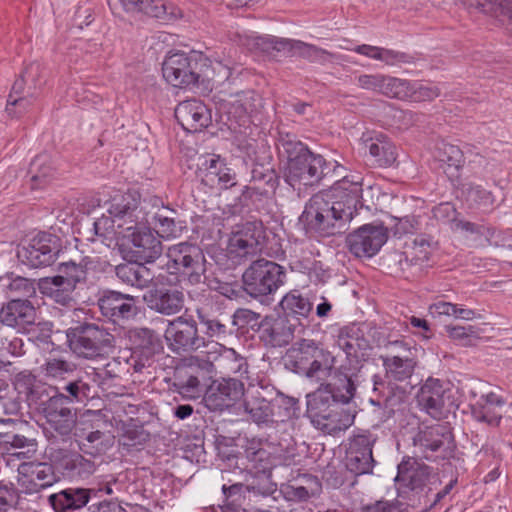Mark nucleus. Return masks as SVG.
<instances>
[{"label": "nucleus", "instance_id": "f704fd0d", "mask_svg": "<svg viewBox=\"0 0 512 512\" xmlns=\"http://www.w3.org/2000/svg\"><path fill=\"white\" fill-rule=\"evenodd\" d=\"M275 48L278 51H286L292 56H299L319 64H325L333 57L332 53L327 50L295 39L281 38L275 42Z\"/></svg>", "mask_w": 512, "mask_h": 512}, {"label": "nucleus", "instance_id": "393cba45", "mask_svg": "<svg viewBox=\"0 0 512 512\" xmlns=\"http://www.w3.org/2000/svg\"><path fill=\"white\" fill-rule=\"evenodd\" d=\"M272 395V389L263 386H250L244 400V409L251 419L257 424H268L274 422L275 399L268 398Z\"/></svg>", "mask_w": 512, "mask_h": 512}, {"label": "nucleus", "instance_id": "58836bf2", "mask_svg": "<svg viewBox=\"0 0 512 512\" xmlns=\"http://www.w3.org/2000/svg\"><path fill=\"white\" fill-rule=\"evenodd\" d=\"M150 225H154L157 234L162 238H177L181 236L186 228L185 222L176 219L173 215L176 212L168 207H163L156 212L147 211Z\"/></svg>", "mask_w": 512, "mask_h": 512}, {"label": "nucleus", "instance_id": "cd10ccee", "mask_svg": "<svg viewBox=\"0 0 512 512\" xmlns=\"http://www.w3.org/2000/svg\"><path fill=\"white\" fill-rule=\"evenodd\" d=\"M506 399L496 392L483 393L471 404V414L475 421L496 427L500 424Z\"/></svg>", "mask_w": 512, "mask_h": 512}, {"label": "nucleus", "instance_id": "7ed1b4c3", "mask_svg": "<svg viewBox=\"0 0 512 512\" xmlns=\"http://www.w3.org/2000/svg\"><path fill=\"white\" fill-rule=\"evenodd\" d=\"M398 496L412 507L435 508L449 496L458 482L452 477L443 485V475L435 468L408 458L397 467Z\"/></svg>", "mask_w": 512, "mask_h": 512}, {"label": "nucleus", "instance_id": "c03bdc74", "mask_svg": "<svg viewBox=\"0 0 512 512\" xmlns=\"http://www.w3.org/2000/svg\"><path fill=\"white\" fill-rule=\"evenodd\" d=\"M60 277H46L40 282V290L56 303L70 306L74 302L73 291L75 288L64 284Z\"/></svg>", "mask_w": 512, "mask_h": 512}, {"label": "nucleus", "instance_id": "b1692460", "mask_svg": "<svg viewBox=\"0 0 512 512\" xmlns=\"http://www.w3.org/2000/svg\"><path fill=\"white\" fill-rule=\"evenodd\" d=\"M71 406L64 393L55 394L44 405L47 422L61 435L69 434L76 423V412Z\"/></svg>", "mask_w": 512, "mask_h": 512}, {"label": "nucleus", "instance_id": "774afa93", "mask_svg": "<svg viewBox=\"0 0 512 512\" xmlns=\"http://www.w3.org/2000/svg\"><path fill=\"white\" fill-rule=\"evenodd\" d=\"M446 331L449 338L467 346L471 343V336L475 334L473 326H447Z\"/></svg>", "mask_w": 512, "mask_h": 512}, {"label": "nucleus", "instance_id": "4be33fe9", "mask_svg": "<svg viewBox=\"0 0 512 512\" xmlns=\"http://www.w3.org/2000/svg\"><path fill=\"white\" fill-rule=\"evenodd\" d=\"M115 12L122 8L126 12H142L162 21L175 20L182 16L181 10L166 0H108Z\"/></svg>", "mask_w": 512, "mask_h": 512}, {"label": "nucleus", "instance_id": "dca6fc26", "mask_svg": "<svg viewBox=\"0 0 512 512\" xmlns=\"http://www.w3.org/2000/svg\"><path fill=\"white\" fill-rule=\"evenodd\" d=\"M388 232L383 225L366 224L347 236L350 252L356 257H373L387 242Z\"/></svg>", "mask_w": 512, "mask_h": 512}, {"label": "nucleus", "instance_id": "39448f33", "mask_svg": "<svg viewBox=\"0 0 512 512\" xmlns=\"http://www.w3.org/2000/svg\"><path fill=\"white\" fill-rule=\"evenodd\" d=\"M205 354L195 356L192 359V367L195 365L200 368L202 377H213L216 369L227 374H234L243 377L248 372L246 359L238 354L234 349L227 348L214 341H208L207 350L201 351Z\"/></svg>", "mask_w": 512, "mask_h": 512}, {"label": "nucleus", "instance_id": "c85d7f7f", "mask_svg": "<svg viewBox=\"0 0 512 512\" xmlns=\"http://www.w3.org/2000/svg\"><path fill=\"white\" fill-rule=\"evenodd\" d=\"M36 320V310L28 299H11L0 309V325L25 330Z\"/></svg>", "mask_w": 512, "mask_h": 512}, {"label": "nucleus", "instance_id": "2f4dec72", "mask_svg": "<svg viewBox=\"0 0 512 512\" xmlns=\"http://www.w3.org/2000/svg\"><path fill=\"white\" fill-rule=\"evenodd\" d=\"M361 141L378 166L388 167L396 161V147L384 134L367 132L362 135Z\"/></svg>", "mask_w": 512, "mask_h": 512}, {"label": "nucleus", "instance_id": "a19ab883", "mask_svg": "<svg viewBox=\"0 0 512 512\" xmlns=\"http://www.w3.org/2000/svg\"><path fill=\"white\" fill-rule=\"evenodd\" d=\"M119 280L131 287L145 289L154 281V274L143 264L126 263L116 267Z\"/></svg>", "mask_w": 512, "mask_h": 512}, {"label": "nucleus", "instance_id": "4d7b16f0", "mask_svg": "<svg viewBox=\"0 0 512 512\" xmlns=\"http://www.w3.org/2000/svg\"><path fill=\"white\" fill-rule=\"evenodd\" d=\"M410 80L384 75L381 85V95L398 100H406Z\"/></svg>", "mask_w": 512, "mask_h": 512}, {"label": "nucleus", "instance_id": "09e8293b", "mask_svg": "<svg viewBox=\"0 0 512 512\" xmlns=\"http://www.w3.org/2000/svg\"><path fill=\"white\" fill-rule=\"evenodd\" d=\"M276 147L280 156L285 157L288 164L296 161L301 154L309 149L296 139L294 134L279 132Z\"/></svg>", "mask_w": 512, "mask_h": 512}, {"label": "nucleus", "instance_id": "aec40b11", "mask_svg": "<svg viewBox=\"0 0 512 512\" xmlns=\"http://www.w3.org/2000/svg\"><path fill=\"white\" fill-rule=\"evenodd\" d=\"M198 169L202 181L211 187L218 186L221 189H229L237 184L235 171L220 155L207 154L199 157Z\"/></svg>", "mask_w": 512, "mask_h": 512}, {"label": "nucleus", "instance_id": "6e6d98bb", "mask_svg": "<svg viewBox=\"0 0 512 512\" xmlns=\"http://www.w3.org/2000/svg\"><path fill=\"white\" fill-rule=\"evenodd\" d=\"M39 69L38 63H31L25 70L22 78L20 80H16L12 86V92L9 95L7 100V111L11 113L10 106H18L22 110H25L30 105V100L25 97H16V95L20 94L23 89V84L25 79H29L33 77L34 72H37Z\"/></svg>", "mask_w": 512, "mask_h": 512}, {"label": "nucleus", "instance_id": "a878e982", "mask_svg": "<svg viewBox=\"0 0 512 512\" xmlns=\"http://www.w3.org/2000/svg\"><path fill=\"white\" fill-rule=\"evenodd\" d=\"M98 306L103 316L113 322L129 319L136 315L135 298L113 290L104 291L98 299Z\"/></svg>", "mask_w": 512, "mask_h": 512}, {"label": "nucleus", "instance_id": "49530a36", "mask_svg": "<svg viewBox=\"0 0 512 512\" xmlns=\"http://www.w3.org/2000/svg\"><path fill=\"white\" fill-rule=\"evenodd\" d=\"M41 373L48 380L62 381L75 372L74 362L62 357H49L40 367Z\"/></svg>", "mask_w": 512, "mask_h": 512}, {"label": "nucleus", "instance_id": "bf43d9fd", "mask_svg": "<svg viewBox=\"0 0 512 512\" xmlns=\"http://www.w3.org/2000/svg\"><path fill=\"white\" fill-rule=\"evenodd\" d=\"M480 10L486 14L512 18V0H477Z\"/></svg>", "mask_w": 512, "mask_h": 512}, {"label": "nucleus", "instance_id": "338daca9", "mask_svg": "<svg viewBox=\"0 0 512 512\" xmlns=\"http://www.w3.org/2000/svg\"><path fill=\"white\" fill-rule=\"evenodd\" d=\"M467 197L470 201L479 206L487 207L493 203V196L491 192L477 185L469 186L467 189Z\"/></svg>", "mask_w": 512, "mask_h": 512}, {"label": "nucleus", "instance_id": "a18cd8bd", "mask_svg": "<svg viewBox=\"0 0 512 512\" xmlns=\"http://www.w3.org/2000/svg\"><path fill=\"white\" fill-rule=\"evenodd\" d=\"M274 176L270 169H264L263 165L259 163H254V167L251 171V182L253 184L247 185L244 187L242 191V196L244 198L252 199L254 196H266L268 195V190L264 187L256 185L257 182H264L271 189L274 187Z\"/></svg>", "mask_w": 512, "mask_h": 512}, {"label": "nucleus", "instance_id": "37998d69", "mask_svg": "<svg viewBox=\"0 0 512 512\" xmlns=\"http://www.w3.org/2000/svg\"><path fill=\"white\" fill-rule=\"evenodd\" d=\"M92 263L89 257H83L78 263L73 260L61 262L57 268L59 274L55 277L62 278L64 284L76 288L78 283L86 281L87 272Z\"/></svg>", "mask_w": 512, "mask_h": 512}, {"label": "nucleus", "instance_id": "f3484780", "mask_svg": "<svg viewBox=\"0 0 512 512\" xmlns=\"http://www.w3.org/2000/svg\"><path fill=\"white\" fill-rule=\"evenodd\" d=\"M196 63L184 52L169 54L163 62L164 79L174 87L189 88L195 86L199 74L195 71Z\"/></svg>", "mask_w": 512, "mask_h": 512}, {"label": "nucleus", "instance_id": "f257e3e1", "mask_svg": "<svg viewBox=\"0 0 512 512\" xmlns=\"http://www.w3.org/2000/svg\"><path fill=\"white\" fill-rule=\"evenodd\" d=\"M362 183L360 174H350L336 181L330 189L314 194L299 218L306 232L326 237L339 231L364 206Z\"/></svg>", "mask_w": 512, "mask_h": 512}, {"label": "nucleus", "instance_id": "3c124183", "mask_svg": "<svg viewBox=\"0 0 512 512\" xmlns=\"http://www.w3.org/2000/svg\"><path fill=\"white\" fill-rule=\"evenodd\" d=\"M189 360V369L190 373L187 375L186 379H180L175 385L179 394H181L185 398H196L200 393V382L201 380H209L212 377H202V373L199 367H192V359Z\"/></svg>", "mask_w": 512, "mask_h": 512}, {"label": "nucleus", "instance_id": "6ab92c4d", "mask_svg": "<svg viewBox=\"0 0 512 512\" xmlns=\"http://www.w3.org/2000/svg\"><path fill=\"white\" fill-rule=\"evenodd\" d=\"M296 323L287 316H265L258 325V337L260 341L270 348L287 346L295 336Z\"/></svg>", "mask_w": 512, "mask_h": 512}, {"label": "nucleus", "instance_id": "5fc2aeb1", "mask_svg": "<svg viewBox=\"0 0 512 512\" xmlns=\"http://www.w3.org/2000/svg\"><path fill=\"white\" fill-rule=\"evenodd\" d=\"M3 286L6 288L8 296L11 299H21V297L29 298L36 293L34 281L20 276L8 277L5 283H3Z\"/></svg>", "mask_w": 512, "mask_h": 512}, {"label": "nucleus", "instance_id": "603ef678", "mask_svg": "<svg viewBox=\"0 0 512 512\" xmlns=\"http://www.w3.org/2000/svg\"><path fill=\"white\" fill-rule=\"evenodd\" d=\"M31 187L38 189L44 187L53 178V168L49 164L48 156L39 155L31 163Z\"/></svg>", "mask_w": 512, "mask_h": 512}, {"label": "nucleus", "instance_id": "c9c22d12", "mask_svg": "<svg viewBox=\"0 0 512 512\" xmlns=\"http://www.w3.org/2000/svg\"><path fill=\"white\" fill-rule=\"evenodd\" d=\"M355 415L342 404L334 405V409L325 415L314 413L313 426L327 434H335L348 429L354 422Z\"/></svg>", "mask_w": 512, "mask_h": 512}, {"label": "nucleus", "instance_id": "4c0bfd02", "mask_svg": "<svg viewBox=\"0 0 512 512\" xmlns=\"http://www.w3.org/2000/svg\"><path fill=\"white\" fill-rule=\"evenodd\" d=\"M452 434L443 424H435L421 429L414 437V445L424 454L439 450L446 442H450ZM428 458V455H425Z\"/></svg>", "mask_w": 512, "mask_h": 512}, {"label": "nucleus", "instance_id": "0eeeda50", "mask_svg": "<svg viewBox=\"0 0 512 512\" xmlns=\"http://www.w3.org/2000/svg\"><path fill=\"white\" fill-rule=\"evenodd\" d=\"M67 343L77 356L95 359L113 346V336L94 324L79 325L66 331Z\"/></svg>", "mask_w": 512, "mask_h": 512}, {"label": "nucleus", "instance_id": "864d4df0", "mask_svg": "<svg viewBox=\"0 0 512 512\" xmlns=\"http://www.w3.org/2000/svg\"><path fill=\"white\" fill-rule=\"evenodd\" d=\"M222 492L229 501L224 506L225 512H240L237 506L240 504V500L244 497L245 492L263 493L261 488L255 485H244L242 483H235L230 486L224 484L222 486Z\"/></svg>", "mask_w": 512, "mask_h": 512}, {"label": "nucleus", "instance_id": "4468645a", "mask_svg": "<svg viewBox=\"0 0 512 512\" xmlns=\"http://www.w3.org/2000/svg\"><path fill=\"white\" fill-rule=\"evenodd\" d=\"M60 251L58 237L49 233H39L27 246L18 251L19 259L31 268L50 266Z\"/></svg>", "mask_w": 512, "mask_h": 512}, {"label": "nucleus", "instance_id": "7c9ffc66", "mask_svg": "<svg viewBox=\"0 0 512 512\" xmlns=\"http://www.w3.org/2000/svg\"><path fill=\"white\" fill-rule=\"evenodd\" d=\"M143 299L150 309L164 315L178 313L184 304L183 293L174 288L153 287L144 294Z\"/></svg>", "mask_w": 512, "mask_h": 512}, {"label": "nucleus", "instance_id": "052dcab7", "mask_svg": "<svg viewBox=\"0 0 512 512\" xmlns=\"http://www.w3.org/2000/svg\"><path fill=\"white\" fill-rule=\"evenodd\" d=\"M437 159L449 167L459 168L463 162L462 151L455 145L442 143L437 149Z\"/></svg>", "mask_w": 512, "mask_h": 512}, {"label": "nucleus", "instance_id": "680f3d73", "mask_svg": "<svg viewBox=\"0 0 512 512\" xmlns=\"http://www.w3.org/2000/svg\"><path fill=\"white\" fill-rule=\"evenodd\" d=\"M247 458L251 463L250 470H254L258 477L267 478L270 467L268 452L265 449H258L253 452L247 451Z\"/></svg>", "mask_w": 512, "mask_h": 512}, {"label": "nucleus", "instance_id": "412c9836", "mask_svg": "<svg viewBox=\"0 0 512 512\" xmlns=\"http://www.w3.org/2000/svg\"><path fill=\"white\" fill-rule=\"evenodd\" d=\"M375 438L369 434L354 436L346 453V467L355 475L372 473L375 460L372 455V448Z\"/></svg>", "mask_w": 512, "mask_h": 512}, {"label": "nucleus", "instance_id": "79ce46f5", "mask_svg": "<svg viewBox=\"0 0 512 512\" xmlns=\"http://www.w3.org/2000/svg\"><path fill=\"white\" fill-rule=\"evenodd\" d=\"M232 134L237 149L252 163H259L266 158L267 146L263 140L252 137V128Z\"/></svg>", "mask_w": 512, "mask_h": 512}, {"label": "nucleus", "instance_id": "5701e85b", "mask_svg": "<svg viewBox=\"0 0 512 512\" xmlns=\"http://www.w3.org/2000/svg\"><path fill=\"white\" fill-rule=\"evenodd\" d=\"M450 393L448 383L428 378L417 394L418 405L433 418H440L452 403Z\"/></svg>", "mask_w": 512, "mask_h": 512}, {"label": "nucleus", "instance_id": "69168bd1", "mask_svg": "<svg viewBox=\"0 0 512 512\" xmlns=\"http://www.w3.org/2000/svg\"><path fill=\"white\" fill-rule=\"evenodd\" d=\"M110 218H100L93 223L95 235L109 239L112 233L119 235L117 224L114 223L113 215L109 212Z\"/></svg>", "mask_w": 512, "mask_h": 512}, {"label": "nucleus", "instance_id": "423d86ee", "mask_svg": "<svg viewBox=\"0 0 512 512\" xmlns=\"http://www.w3.org/2000/svg\"><path fill=\"white\" fill-rule=\"evenodd\" d=\"M284 268L272 261L259 259L243 274L245 291L252 297L267 296L276 292L285 283Z\"/></svg>", "mask_w": 512, "mask_h": 512}, {"label": "nucleus", "instance_id": "c756f323", "mask_svg": "<svg viewBox=\"0 0 512 512\" xmlns=\"http://www.w3.org/2000/svg\"><path fill=\"white\" fill-rule=\"evenodd\" d=\"M255 94L253 92H242L237 94L236 98L229 102L226 111V122L231 133L245 132L251 129L250 114L254 109Z\"/></svg>", "mask_w": 512, "mask_h": 512}, {"label": "nucleus", "instance_id": "9b49d317", "mask_svg": "<svg viewBox=\"0 0 512 512\" xmlns=\"http://www.w3.org/2000/svg\"><path fill=\"white\" fill-rule=\"evenodd\" d=\"M165 339L169 349L178 354L200 348L207 350L208 342L198 336L197 324L192 318L180 316L170 321L165 330Z\"/></svg>", "mask_w": 512, "mask_h": 512}, {"label": "nucleus", "instance_id": "f8f14e48", "mask_svg": "<svg viewBox=\"0 0 512 512\" xmlns=\"http://www.w3.org/2000/svg\"><path fill=\"white\" fill-rule=\"evenodd\" d=\"M96 419L90 425L78 428L75 432L79 450L92 458L105 454L113 445V436L102 430L105 421L101 411L89 412Z\"/></svg>", "mask_w": 512, "mask_h": 512}, {"label": "nucleus", "instance_id": "0e129e2a", "mask_svg": "<svg viewBox=\"0 0 512 512\" xmlns=\"http://www.w3.org/2000/svg\"><path fill=\"white\" fill-rule=\"evenodd\" d=\"M200 323L205 326V333L210 337L221 338L227 334V327L217 319H210L200 310H197Z\"/></svg>", "mask_w": 512, "mask_h": 512}, {"label": "nucleus", "instance_id": "9d476101", "mask_svg": "<svg viewBox=\"0 0 512 512\" xmlns=\"http://www.w3.org/2000/svg\"><path fill=\"white\" fill-rule=\"evenodd\" d=\"M264 239V229L261 222L247 221L237 225L232 231L227 247V257L239 264L249 256L255 255L261 249Z\"/></svg>", "mask_w": 512, "mask_h": 512}, {"label": "nucleus", "instance_id": "a211bd4d", "mask_svg": "<svg viewBox=\"0 0 512 512\" xmlns=\"http://www.w3.org/2000/svg\"><path fill=\"white\" fill-rule=\"evenodd\" d=\"M17 482L23 493L35 494L56 482L53 466L46 462H24L18 466Z\"/></svg>", "mask_w": 512, "mask_h": 512}, {"label": "nucleus", "instance_id": "1a4fd4ad", "mask_svg": "<svg viewBox=\"0 0 512 512\" xmlns=\"http://www.w3.org/2000/svg\"><path fill=\"white\" fill-rule=\"evenodd\" d=\"M340 168L336 162H327L320 154L310 150L301 154L287 166V180L291 186L298 184L314 185Z\"/></svg>", "mask_w": 512, "mask_h": 512}, {"label": "nucleus", "instance_id": "2eb2a0df", "mask_svg": "<svg viewBox=\"0 0 512 512\" xmlns=\"http://www.w3.org/2000/svg\"><path fill=\"white\" fill-rule=\"evenodd\" d=\"M53 461L62 475L72 481L86 480L98 469L95 458L81 451L60 449L54 452Z\"/></svg>", "mask_w": 512, "mask_h": 512}, {"label": "nucleus", "instance_id": "de8ad7c7", "mask_svg": "<svg viewBox=\"0 0 512 512\" xmlns=\"http://www.w3.org/2000/svg\"><path fill=\"white\" fill-rule=\"evenodd\" d=\"M280 306L285 316L291 315L306 318L312 311L313 304L298 290L288 292L281 300Z\"/></svg>", "mask_w": 512, "mask_h": 512}, {"label": "nucleus", "instance_id": "6e6552de", "mask_svg": "<svg viewBox=\"0 0 512 512\" xmlns=\"http://www.w3.org/2000/svg\"><path fill=\"white\" fill-rule=\"evenodd\" d=\"M355 389L354 383L345 375L339 378V383L327 384L308 394L306 413L311 423H314V413L325 415L334 409V405L349 403L354 397Z\"/></svg>", "mask_w": 512, "mask_h": 512}, {"label": "nucleus", "instance_id": "e2e57ef3", "mask_svg": "<svg viewBox=\"0 0 512 512\" xmlns=\"http://www.w3.org/2000/svg\"><path fill=\"white\" fill-rule=\"evenodd\" d=\"M64 390L68 393L66 398L69 400V404L75 402H82L85 398H88L90 392V386L88 383L83 381L81 378L69 382Z\"/></svg>", "mask_w": 512, "mask_h": 512}, {"label": "nucleus", "instance_id": "473e14b6", "mask_svg": "<svg viewBox=\"0 0 512 512\" xmlns=\"http://www.w3.org/2000/svg\"><path fill=\"white\" fill-rule=\"evenodd\" d=\"M96 491L86 488H66L51 494L48 502L55 512H74L86 506Z\"/></svg>", "mask_w": 512, "mask_h": 512}, {"label": "nucleus", "instance_id": "f03ea898", "mask_svg": "<svg viewBox=\"0 0 512 512\" xmlns=\"http://www.w3.org/2000/svg\"><path fill=\"white\" fill-rule=\"evenodd\" d=\"M147 207L137 192H127L114 197L108 209L117 224L119 236L131 242L130 252L135 262H152L162 253L161 242L148 227L151 221Z\"/></svg>", "mask_w": 512, "mask_h": 512}, {"label": "nucleus", "instance_id": "13d9d810", "mask_svg": "<svg viewBox=\"0 0 512 512\" xmlns=\"http://www.w3.org/2000/svg\"><path fill=\"white\" fill-rule=\"evenodd\" d=\"M407 99L414 102L432 101L440 95L439 88L432 83L411 81Z\"/></svg>", "mask_w": 512, "mask_h": 512}, {"label": "nucleus", "instance_id": "72a5a7b5", "mask_svg": "<svg viewBox=\"0 0 512 512\" xmlns=\"http://www.w3.org/2000/svg\"><path fill=\"white\" fill-rule=\"evenodd\" d=\"M243 395L244 385L240 380L223 378L211 386L206 400L216 408H224L229 407L232 402L237 401Z\"/></svg>", "mask_w": 512, "mask_h": 512}, {"label": "nucleus", "instance_id": "ea45409f", "mask_svg": "<svg viewBox=\"0 0 512 512\" xmlns=\"http://www.w3.org/2000/svg\"><path fill=\"white\" fill-rule=\"evenodd\" d=\"M353 51L367 58L381 61L385 65L392 67L414 62V57L405 52L369 44L358 45Z\"/></svg>", "mask_w": 512, "mask_h": 512}, {"label": "nucleus", "instance_id": "8fccbe9b", "mask_svg": "<svg viewBox=\"0 0 512 512\" xmlns=\"http://www.w3.org/2000/svg\"><path fill=\"white\" fill-rule=\"evenodd\" d=\"M384 366L389 377L396 381H403L412 375L415 363L408 356L397 355L385 358Z\"/></svg>", "mask_w": 512, "mask_h": 512}, {"label": "nucleus", "instance_id": "ddd939ff", "mask_svg": "<svg viewBox=\"0 0 512 512\" xmlns=\"http://www.w3.org/2000/svg\"><path fill=\"white\" fill-rule=\"evenodd\" d=\"M298 360L305 367L306 376L318 381L330 375L334 364L331 353L312 339H302L298 343Z\"/></svg>", "mask_w": 512, "mask_h": 512}, {"label": "nucleus", "instance_id": "20e7f679", "mask_svg": "<svg viewBox=\"0 0 512 512\" xmlns=\"http://www.w3.org/2000/svg\"><path fill=\"white\" fill-rule=\"evenodd\" d=\"M166 257L170 274L179 275L191 284L202 282L206 272V259L199 246L180 242L168 248Z\"/></svg>", "mask_w": 512, "mask_h": 512}, {"label": "nucleus", "instance_id": "bb28decb", "mask_svg": "<svg viewBox=\"0 0 512 512\" xmlns=\"http://www.w3.org/2000/svg\"><path fill=\"white\" fill-rule=\"evenodd\" d=\"M175 117L182 128L188 132H198L211 123V112L200 100L191 99L178 104Z\"/></svg>", "mask_w": 512, "mask_h": 512}, {"label": "nucleus", "instance_id": "e433bc0d", "mask_svg": "<svg viewBox=\"0 0 512 512\" xmlns=\"http://www.w3.org/2000/svg\"><path fill=\"white\" fill-rule=\"evenodd\" d=\"M337 346L345 353L350 364H357L359 358L364 355L362 352L366 349L367 342L359 326L352 324L340 330Z\"/></svg>", "mask_w": 512, "mask_h": 512}]
</instances>
